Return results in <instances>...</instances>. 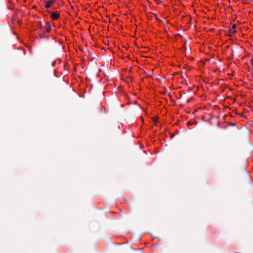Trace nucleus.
Segmentation results:
<instances>
[{"label":"nucleus","instance_id":"1","mask_svg":"<svg viewBox=\"0 0 253 253\" xmlns=\"http://www.w3.org/2000/svg\"><path fill=\"white\" fill-rule=\"evenodd\" d=\"M51 28V25L48 22H46L45 26L43 27L41 26V30H42V29H45L46 30L47 32H49L50 31Z\"/></svg>","mask_w":253,"mask_h":253},{"label":"nucleus","instance_id":"2","mask_svg":"<svg viewBox=\"0 0 253 253\" xmlns=\"http://www.w3.org/2000/svg\"><path fill=\"white\" fill-rule=\"evenodd\" d=\"M59 16H60L59 13L57 11H55L51 14L50 17L53 20H56L59 17Z\"/></svg>","mask_w":253,"mask_h":253},{"label":"nucleus","instance_id":"3","mask_svg":"<svg viewBox=\"0 0 253 253\" xmlns=\"http://www.w3.org/2000/svg\"><path fill=\"white\" fill-rule=\"evenodd\" d=\"M55 0H50L49 1H47L45 4V7L46 9L50 8L51 5H53L55 3Z\"/></svg>","mask_w":253,"mask_h":253},{"label":"nucleus","instance_id":"4","mask_svg":"<svg viewBox=\"0 0 253 253\" xmlns=\"http://www.w3.org/2000/svg\"><path fill=\"white\" fill-rule=\"evenodd\" d=\"M39 37L41 38H44L45 37H46L47 38V36H46L43 33H39Z\"/></svg>","mask_w":253,"mask_h":253},{"label":"nucleus","instance_id":"5","mask_svg":"<svg viewBox=\"0 0 253 253\" xmlns=\"http://www.w3.org/2000/svg\"><path fill=\"white\" fill-rule=\"evenodd\" d=\"M236 24H233V25H232V29L233 30V32H232L233 33H236V30H235V29L236 28Z\"/></svg>","mask_w":253,"mask_h":253},{"label":"nucleus","instance_id":"6","mask_svg":"<svg viewBox=\"0 0 253 253\" xmlns=\"http://www.w3.org/2000/svg\"><path fill=\"white\" fill-rule=\"evenodd\" d=\"M157 3V4H159L160 3L162 2V1L160 0H154Z\"/></svg>","mask_w":253,"mask_h":253},{"label":"nucleus","instance_id":"7","mask_svg":"<svg viewBox=\"0 0 253 253\" xmlns=\"http://www.w3.org/2000/svg\"><path fill=\"white\" fill-rule=\"evenodd\" d=\"M229 125L231 126H236V123H230L229 124Z\"/></svg>","mask_w":253,"mask_h":253},{"label":"nucleus","instance_id":"8","mask_svg":"<svg viewBox=\"0 0 253 253\" xmlns=\"http://www.w3.org/2000/svg\"><path fill=\"white\" fill-rule=\"evenodd\" d=\"M251 63L253 66V58L251 60Z\"/></svg>","mask_w":253,"mask_h":253},{"label":"nucleus","instance_id":"9","mask_svg":"<svg viewBox=\"0 0 253 253\" xmlns=\"http://www.w3.org/2000/svg\"><path fill=\"white\" fill-rule=\"evenodd\" d=\"M153 121H154V122H157V119H156V118H154V119H153Z\"/></svg>","mask_w":253,"mask_h":253},{"label":"nucleus","instance_id":"10","mask_svg":"<svg viewBox=\"0 0 253 253\" xmlns=\"http://www.w3.org/2000/svg\"><path fill=\"white\" fill-rule=\"evenodd\" d=\"M187 126H190V125H191V123L190 122H188V123H187Z\"/></svg>","mask_w":253,"mask_h":253}]
</instances>
